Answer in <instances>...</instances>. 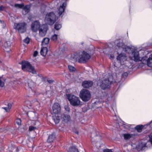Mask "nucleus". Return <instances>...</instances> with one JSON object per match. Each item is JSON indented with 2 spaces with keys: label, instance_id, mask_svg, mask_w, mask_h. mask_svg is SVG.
Returning <instances> with one entry per match:
<instances>
[{
  "label": "nucleus",
  "instance_id": "18",
  "mask_svg": "<svg viewBox=\"0 0 152 152\" xmlns=\"http://www.w3.org/2000/svg\"><path fill=\"white\" fill-rule=\"evenodd\" d=\"M30 6L29 5H27L25 6H24L22 8L23 14L25 15L28 13L30 11Z\"/></svg>",
  "mask_w": 152,
  "mask_h": 152
},
{
  "label": "nucleus",
  "instance_id": "46",
  "mask_svg": "<svg viewBox=\"0 0 152 152\" xmlns=\"http://www.w3.org/2000/svg\"><path fill=\"white\" fill-rule=\"evenodd\" d=\"M2 2L3 3H5L7 2V0H2Z\"/></svg>",
  "mask_w": 152,
  "mask_h": 152
},
{
  "label": "nucleus",
  "instance_id": "11",
  "mask_svg": "<svg viewBox=\"0 0 152 152\" xmlns=\"http://www.w3.org/2000/svg\"><path fill=\"white\" fill-rule=\"evenodd\" d=\"M48 29V27L47 24L42 25L38 30L40 36L42 37L45 36Z\"/></svg>",
  "mask_w": 152,
  "mask_h": 152
},
{
  "label": "nucleus",
  "instance_id": "45",
  "mask_svg": "<svg viewBox=\"0 0 152 152\" xmlns=\"http://www.w3.org/2000/svg\"><path fill=\"white\" fill-rule=\"evenodd\" d=\"M28 86L31 89L32 86L30 85V83H28Z\"/></svg>",
  "mask_w": 152,
  "mask_h": 152
},
{
  "label": "nucleus",
  "instance_id": "12",
  "mask_svg": "<svg viewBox=\"0 0 152 152\" xmlns=\"http://www.w3.org/2000/svg\"><path fill=\"white\" fill-rule=\"evenodd\" d=\"M41 25L38 20L35 21L32 23L31 24V29L33 31L36 32L39 30Z\"/></svg>",
  "mask_w": 152,
  "mask_h": 152
},
{
  "label": "nucleus",
  "instance_id": "28",
  "mask_svg": "<svg viewBox=\"0 0 152 152\" xmlns=\"http://www.w3.org/2000/svg\"><path fill=\"white\" fill-rule=\"evenodd\" d=\"M146 143L142 142L137 146V148L139 149V150H142L143 148L146 147Z\"/></svg>",
  "mask_w": 152,
  "mask_h": 152
},
{
  "label": "nucleus",
  "instance_id": "15",
  "mask_svg": "<svg viewBox=\"0 0 152 152\" xmlns=\"http://www.w3.org/2000/svg\"><path fill=\"white\" fill-rule=\"evenodd\" d=\"M117 59L121 63L122 62H124L126 60V56L125 54L121 53L118 56Z\"/></svg>",
  "mask_w": 152,
  "mask_h": 152
},
{
  "label": "nucleus",
  "instance_id": "27",
  "mask_svg": "<svg viewBox=\"0 0 152 152\" xmlns=\"http://www.w3.org/2000/svg\"><path fill=\"white\" fill-rule=\"evenodd\" d=\"M147 64L149 67H152V56L148 59L147 61Z\"/></svg>",
  "mask_w": 152,
  "mask_h": 152
},
{
  "label": "nucleus",
  "instance_id": "8",
  "mask_svg": "<svg viewBox=\"0 0 152 152\" xmlns=\"http://www.w3.org/2000/svg\"><path fill=\"white\" fill-rule=\"evenodd\" d=\"M14 28L20 33H23L26 31L27 24L25 22L15 23Z\"/></svg>",
  "mask_w": 152,
  "mask_h": 152
},
{
  "label": "nucleus",
  "instance_id": "39",
  "mask_svg": "<svg viewBox=\"0 0 152 152\" xmlns=\"http://www.w3.org/2000/svg\"><path fill=\"white\" fill-rule=\"evenodd\" d=\"M35 128V127L34 126H31L29 127V131H31L34 130Z\"/></svg>",
  "mask_w": 152,
  "mask_h": 152
},
{
  "label": "nucleus",
  "instance_id": "54",
  "mask_svg": "<svg viewBox=\"0 0 152 152\" xmlns=\"http://www.w3.org/2000/svg\"><path fill=\"white\" fill-rule=\"evenodd\" d=\"M2 63V61H1L0 60V63Z\"/></svg>",
  "mask_w": 152,
  "mask_h": 152
},
{
  "label": "nucleus",
  "instance_id": "21",
  "mask_svg": "<svg viewBox=\"0 0 152 152\" xmlns=\"http://www.w3.org/2000/svg\"><path fill=\"white\" fill-rule=\"evenodd\" d=\"M48 52V48L46 47H43L42 48L40 53L41 55L45 56Z\"/></svg>",
  "mask_w": 152,
  "mask_h": 152
},
{
  "label": "nucleus",
  "instance_id": "1",
  "mask_svg": "<svg viewBox=\"0 0 152 152\" xmlns=\"http://www.w3.org/2000/svg\"><path fill=\"white\" fill-rule=\"evenodd\" d=\"M69 0H52L51 3V7L53 8L56 7V12L60 17H62L63 14L66 7V1Z\"/></svg>",
  "mask_w": 152,
  "mask_h": 152
},
{
  "label": "nucleus",
  "instance_id": "38",
  "mask_svg": "<svg viewBox=\"0 0 152 152\" xmlns=\"http://www.w3.org/2000/svg\"><path fill=\"white\" fill-rule=\"evenodd\" d=\"M96 139L97 140V138H96ZM91 142H92V144H96V143H97L98 141V140H96L94 141V138L93 137H92V138H91Z\"/></svg>",
  "mask_w": 152,
  "mask_h": 152
},
{
  "label": "nucleus",
  "instance_id": "19",
  "mask_svg": "<svg viewBox=\"0 0 152 152\" xmlns=\"http://www.w3.org/2000/svg\"><path fill=\"white\" fill-rule=\"evenodd\" d=\"M80 57V53L76 52L74 53L72 55L71 58L73 60L77 61V60H79Z\"/></svg>",
  "mask_w": 152,
  "mask_h": 152
},
{
  "label": "nucleus",
  "instance_id": "14",
  "mask_svg": "<svg viewBox=\"0 0 152 152\" xmlns=\"http://www.w3.org/2000/svg\"><path fill=\"white\" fill-rule=\"evenodd\" d=\"M93 83L91 80H85L83 82L82 86L83 88H88L91 87L93 85Z\"/></svg>",
  "mask_w": 152,
  "mask_h": 152
},
{
  "label": "nucleus",
  "instance_id": "6",
  "mask_svg": "<svg viewBox=\"0 0 152 152\" xmlns=\"http://www.w3.org/2000/svg\"><path fill=\"white\" fill-rule=\"evenodd\" d=\"M56 20V16L54 13L51 12L45 15V21L50 25H53Z\"/></svg>",
  "mask_w": 152,
  "mask_h": 152
},
{
  "label": "nucleus",
  "instance_id": "13",
  "mask_svg": "<svg viewBox=\"0 0 152 152\" xmlns=\"http://www.w3.org/2000/svg\"><path fill=\"white\" fill-rule=\"evenodd\" d=\"M61 118L62 121L65 123H67L71 121V118L70 115L65 113L61 115Z\"/></svg>",
  "mask_w": 152,
  "mask_h": 152
},
{
  "label": "nucleus",
  "instance_id": "36",
  "mask_svg": "<svg viewBox=\"0 0 152 152\" xmlns=\"http://www.w3.org/2000/svg\"><path fill=\"white\" fill-rule=\"evenodd\" d=\"M6 7L5 6L1 5L0 6V12L1 11H4L5 10Z\"/></svg>",
  "mask_w": 152,
  "mask_h": 152
},
{
  "label": "nucleus",
  "instance_id": "44",
  "mask_svg": "<svg viewBox=\"0 0 152 152\" xmlns=\"http://www.w3.org/2000/svg\"><path fill=\"white\" fill-rule=\"evenodd\" d=\"M123 76H125L126 77L128 76V74L127 73L125 72L123 74Z\"/></svg>",
  "mask_w": 152,
  "mask_h": 152
},
{
  "label": "nucleus",
  "instance_id": "5",
  "mask_svg": "<svg viewBox=\"0 0 152 152\" xmlns=\"http://www.w3.org/2000/svg\"><path fill=\"white\" fill-rule=\"evenodd\" d=\"M91 94L90 91L86 89H83L80 91L79 94L80 98L84 102L89 100L91 98Z\"/></svg>",
  "mask_w": 152,
  "mask_h": 152
},
{
  "label": "nucleus",
  "instance_id": "25",
  "mask_svg": "<svg viewBox=\"0 0 152 152\" xmlns=\"http://www.w3.org/2000/svg\"><path fill=\"white\" fill-rule=\"evenodd\" d=\"M7 107H3L2 108L5 110L6 112L10 110L12 106V104L10 103H8L7 104Z\"/></svg>",
  "mask_w": 152,
  "mask_h": 152
},
{
  "label": "nucleus",
  "instance_id": "32",
  "mask_svg": "<svg viewBox=\"0 0 152 152\" xmlns=\"http://www.w3.org/2000/svg\"><path fill=\"white\" fill-rule=\"evenodd\" d=\"M124 139L128 140L130 139L132 137V136L129 134H124Z\"/></svg>",
  "mask_w": 152,
  "mask_h": 152
},
{
  "label": "nucleus",
  "instance_id": "30",
  "mask_svg": "<svg viewBox=\"0 0 152 152\" xmlns=\"http://www.w3.org/2000/svg\"><path fill=\"white\" fill-rule=\"evenodd\" d=\"M69 152H79V151L78 149L75 146H73L69 148Z\"/></svg>",
  "mask_w": 152,
  "mask_h": 152
},
{
  "label": "nucleus",
  "instance_id": "22",
  "mask_svg": "<svg viewBox=\"0 0 152 152\" xmlns=\"http://www.w3.org/2000/svg\"><path fill=\"white\" fill-rule=\"evenodd\" d=\"M11 44L12 43L10 41H6L2 45L3 49H6L10 47L11 45Z\"/></svg>",
  "mask_w": 152,
  "mask_h": 152
},
{
  "label": "nucleus",
  "instance_id": "47",
  "mask_svg": "<svg viewBox=\"0 0 152 152\" xmlns=\"http://www.w3.org/2000/svg\"><path fill=\"white\" fill-rule=\"evenodd\" d=\"M20 151V149H19V148L17 147L16 148V151L17 152H18L19 151Z\"/></svg>",
  "mask_w": 152,
  "mask_h": 152
},
{
  "label": "nucleus",
  "instance_id": "26",
  "mask_svg": "<svg viewBox=\"0 0 152 152\" xmlns=\"http://www.w3.org/2000/svg\"><path fill=\"white\" fill-rule=\"evenodd\" d=\"M50 39H43L42 42V45H46L48 44L50 41Z\"/></svg>",
  "mask_w": 152,
  "mask_h": 152
},
{
  "label": "nucleus",
  "instance_id": "53",
  "mask_svg": "<svg viewBox=\"0 0 152 152\" xmlns=\"http://www.w3.org/2000/svg\"><path fill=\"white\" fill-rule=\"evenodd\" d=\"M93 133H91V137H92L93 136Z\"/></svg>",
  "mask_w": 152,
  "mask_h": 152
},
{
  "label": "nucleus",
  "instance_id": "40",
  "mask_svg": "<svg viewBox=\"0 0 152 152\" xmlns=\"http://www.w3.org/2000/svg\"><path fill=\"white\" fill-rule=\"evenodd\" d=\"M65 110L68 112L70 111V108L68 106H66L65 107Z\"/></svg>",
  "mask_w": 152,
  "mask_h": 152
},
{
  "label": "nucleus",
  "instance_id": "37",
  "mask_svg": "<svg viewBox=\"0 0 152 152\" xmlns=\"http://www.w3.org/2000/svg\"><path fill=\"white\" fill-rule=\"evenodd\" d=\"M23 42L26 44H28L30 42V39H24Z\"/></svg>",
  "mask_w": 152,
  "mask_h": 152
},
{
  "label": "nucleus",
  "instance_id": "56",
  "mask_svg": "<svg viewBox=\"0 0 152 152\" xmlns=\"http://www.w3.org/2000/svg\"><path fill=\"white\" fill-rule=\"evenodd\" d=\"M78 132H77V134H78Z\"/></svg>",
  "mask_w": 152,
  "mask_h": 152
},
{
  "label": "nucleus",
  "instance_id": "24",
  "mask_svg": "<svg viewBox=\"0 0 152 152\" xmlns=\"http://www.w3.org/2000/svg\"><path fill=\"white\" fill-rule=\"evenodd\" d=\"M143 127L144 126L143 125H138L135 127V129L138 132H141Z\"/></svg>",
  "mask_w": 152,
  "mask_h": 152
},
{
  "label": "nucleus",
  "instance_id": "33",
  "mask_svg": "<svg viewBox=\"0 0 152 152\" xmlns=\"http://www.w3.org/2000/svg\"><path fill=\"white\" fill-rule=\"evenodd\" d=\"M62 26L61 24L56 23L55 25V28L56 30H59L61 27Z\"/></svg>",
  "mask_w": 152,
  "mask_h": 152
},
{
  "label": "nucleus",
  "instance_id": "9",
  "mask_svg": "<svg viewBox=\"0 0 152 152\" xmlns=\"http://www.w3.org/2000/svg\"><path fill=\"white\" fill-rule=\"evenodd\" d=\"M91 58L90 55L86 52L83 51L82 54L80 55V57L78 61L81 63H85Z\"/></svg>",
  "mask_w": 152,
  "mask_h": 152
},
{
  "label": "nucleus",
  "instance_id": "34",
  "mask_svg": "<svg viewBox=\"0 0 152 152\" xmlns=\"http://www.w3.org/2000/svg\"><path fill=\"white\" fill-rule=\"evenodd\" d=\"M4 81L1 80V77H0V87H3L4 86Z\"/></svg>",
  "mask_w": 152,
  "mask_h": 152
},
{
  "label": "nucleus",
  "instance_id": "10",
  "mask_svg": "<svg viewBox=\"0 0 152 152\" xmlns=\"http://www.w3.org/2000/svg\"><path fill=\"white\" fill-rule=\"evenodd\" d=\"M112 81L110 80L109 78L104 79L102 81L100 85L101 88L103 90L109 89L111 87Z\"/></svg>",
  "mask_w": 152,
  "mask_h": 152
},
{
  "label": "nucleus",
  "instance_id": "16",
  "mask_svg": "<svg viewBox=\"0 0 152 152\" xmlns=\"http://www.w3.org/2000/svg\"><path fill=\"white\" fill-rule=\"evenodd\" d=\"M115 44L119 48H121L123 49L125 47V45L122 42H120V39H117L115 42Z\"/></svg>",
  "mask_w": 152,
  "mask_h": 152
},
{
  "label": "nucleus",
  "instance_id": "4",
  "mask_svg": "<svg viewBox=\"0 0 152 152\" xmlns=\"http://www.w3.org/2000/svg\"><path fill=\"white\" fill-rule=\"evenodd\" d=\"M19 64L21 65L22 69L24 70L26 69L28 70L30 72L34 74H36V71L35 69L34 66L30 63L27 61H23L19 62Z\"/></svg>",
  "mask_w": 152,
  "mask_h": 152
},
{
  "label": "nucleus",
  "instance_id": "3",
  "mask_svg": "<svg viewBox=\"0 0 152 152\" xmlns=\"http://www.w3.org/2000/svg\"><path fill=\"white\" fill-rule=\"evenodd\" d=\"M66 96L70 104L73 106H80L82 105V102L80 101L79 97L70 94H66Z\"/></svg>",
  "mask_w": 152,
  "mask_h": 152
},
{
  "label": "nucleus",
  "instance_id": "2",
  "mask_svg": "<svg viewBox=\"0 0 152 152\" xmlns=\"http://www.w3.org/2000/svg\"><path fill=\"white\" fill-rule=\"evenodd\" d=\"M61 109L60 105L58 103L56 102L53 104L52 114L53 115V119L56 124L59 123L60 121L61 116L59 115Z\"/></svg>",
  "mask_w": 152,
  "mask_h": 152
},
{
  "label": "nucleus",
  "instance_id": "42",
  "mask_svg": "<svg viewBox=\"0 0 152 152\" xmlns=\"http://www.w3.org/2000/svg\"><path fill=\"white\" fill-rule=\"evenodd\" d=\"M47 81L50 84H51L54 82V81L52 80H47Z\"/></svg>",
  "mask_w": 152,
  "mask_h": 152
},
{
  "label": "nucleus",
  "instance_id": "50",
  "mask_svg": "<svg viewBox=\"0 0 152 152\" xmlns=\"http://www.w3.org/2000/svg\"><path fill=\"white\" fill-rule=\"evenodd\" d=\"M96 138V137H99V136H98L96 134L94 136Z\"/></svg>",
  "mask_w": 152,
  "mask_h": 152
},
{
  "label": "nucleus",
  "instance_id": "31",
  "mask_svg": "<svg viewBox=\"0 0 152 152\" xmlns=\"http://www.w3.org/2000/svg\"><path fill=\"white\" fill-rule=\"evenodd\" d=\"M24 6L23 4H16L14 5V7L17 8H23Z\"/></svg>",
  "mask_w": 152,
  "mask_h": 152
},
{
  "label": "nucleus",
  "instance_id": "52",
  "mask_svg": "<svg viewBox=\"0 0 152 152\" xmlns=\"http://www.w3.org/2000/svg\"><path fill=\"white\" fill-rule=\"evenodd\" d=\"M0 22H3V21H2L1 20H0Z\"/></svg>",
  "mask_w": 152,
  "mask_h": 152
},
{
  "label": "nucleus",
  "instance_id": "43",
  "mask_svg": "<svg viewBox=\"0 0 152 152\" xmlns=\"http://www.w3.org/2000/svg\"><path fill=\"white\" fill-rule=\"evenodd\" d=\"M58 36L56 34H54L52 36L51 38H57Z\"/></svg>",
  "mask_w": 152,
  "mask_h": 152
},
{
  "label": "nucleus",
  "instance_id": "29",
  "mask_svg": "<svg viewBox=\"0 0 152 152\" xmlns=\"http://www.w3.org/2000/svg\"><path fill=\"white\" fill-rule=\"evenodd\" d=\"M68 68L69 71L71 72H75L76 71V69L75 68L71 65H69L68 66Z\"/></svg>",
  "mask_w": 152,
  "mask_h": 152
},
{
  "label": "nucleus",
  "instance_id": "48",
  "mask_svg": "<svg viewBox=\"0 0 152 152\" xmlns=\"http://www.w3.org/2000/svg\"><path fill=\"white\" fill-rule=\"evenodd\" d=\"M52 39L53 41H54V42H56V41L57 39Z\"/></svg>",
  "mask_w": 152,
  "mask_h": 152
},
{
  "label": "nucleus",
  "instance_id": "23",
  "mask_svg": "<svg viewBox=\"0 0 152 152\" xmlns=\"http://www.w3.org/2000/svg\"><path fill=\"white\" fill-rule=\"evenodd\" d=\"M123 50L129 54H130L132 52L133 53L131 50V48L129 47L126 45L125 46V47L123 49Z\"/></svg>",
  "mask_w": 152,
  "mask_h": 152
},
{
  "label": "nucleus",
  "instance_id": "17",
  "mask_svg": "<svg viewBox=\"0 0 152 152\" xmlns=\"http://www.w3.org/2000/svg\"><path fill=\"white\" fill-rule=\"evenodd\" d=\"M56 138V136L55 133L53 132L51 134H50L48 136V137L47 140V142L48 143H50L52 142Z\"/></svg>",
  "mask_w": 152,
  "mask_h": 152
},
{
  "label": "nucleus",
  "instance_id": "7",
  "mask_svg": "<svg viewBox=\"0 0 152 152\" xmlns=\"http://www.w3.org/2000/svg\"><path fill=\"white\" fill-rule=\"evenodd\" d=\"M33 1H34V6H37L39 5L38 4H40V11L41 13L42 14L46 12L48 9V7L47 5V3H43L42 2V0H30Z\"/></svg>",
  "mask_w": 152,
  "mask_h": 152
},
{
  "label": "nucleus",
  "instance_id": "51",
  "mask_svg": "<svg viewBox=\"0 0 152 152\" xmlns=\"http://www.w3.org/2000/svg\"><path fill=\"white\" fill-rule=\"evenodd\" d=\"M151 142L152 143V136L150 138Z\"/></svg>",
  "mask_w": 152,
  "mask_h": 152
},
{
  "label": "nucleus",
  "instance_id": "20",
  "mask_svg": "<svg viewBox=\"0 0 152 152\" xmlns=\"http://www.w3.org/2000/svg\"><path fill=\"white\" fill-rule=\"evenodd\" d=\"M134 60L135 62H139L140 61V57H139V52L137 51L134 52Z\"/></svg>",
  "mask_w": 152,
  "mask_h": 152
},
{
  "label": "nucleus",
  "instance_id": "55",
  "mask_svg": "<svg viewBox=\"0 0 152 152\" xmlns=\"http://www.w3.org/2000/svg\"><path fill=\"white\" fill-rule=\"evenodd\" d=\"M26 38H29L28 37H26Z\"/></svg>",
  "mask_w": 152,
  "mask_h": 152
},
{
  "label": "nucleus",
  "instance_id": "35",
  "mask_svg": "<svg viewBox=\"0 0 152 152\" xmlns=\"http://www.w3.org/2000/svg\"><path fill=\"white\" fill-rule=\"evenodd\" d=\"M16 123L19 125H20L21 123V119L20 118L17 119Z\"/></svg>",
  "mask_w": 152,
  "mask_h": 152
},
{
  "label": "nucleus",
  "instance_id": "41",
  "mask_svg": "<svg viewBox=\"0 0 152 152\" xmlns=\"http://www.w3.org/2000/svg\"><path fill=\"white\" fill-rule=\"evenodd\" d=\"M38 52L37 51H35L33 54L34 57H36L38 54Z\"/></svg>",
  "mask_w": 152,
  "mask_h": 152
},
{
  "label": "nucleus",
  "instance_id": "49",
  "mask_svg": "<svg viewBox=\"0 0 152 152\" xmlns=\"http://www.w3.org/2000/svg\"><path fill=\"white\" fill-rule=\"evenodd\" d=\"M60 50L62 52H64V51L65 50L64 49H60Z\"/></svg>",
  "mask_w": 152,
  "mask_h": 152
}]
</instances>
